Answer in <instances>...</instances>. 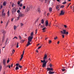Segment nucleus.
Segmentation results:
<instances>
[{"mask_svg": "<svg viewBox=\"0 0 74 74\" xmlns=\"http://www.w3.org/2000/svg\"><path fill=\"white\" fill-rule=\"evenodd\" d=\"M19 38L21 39L22 38H21V36H19Z\"/></svg>", "mask_w": 74, "mask_h": 74, "instance_id": "obj_46", "label": "nucleus"}, {"mask_svg": "<svg viewBox=\"0 0 74 74\" xmlns=\"http://www.w3.org/2000/svg\"><path fill=\"white\" fill-rule=\"evenodd\" d=\"M15 70H19V67H18V66H16V68H15Z\"/></svg>", "mask_w": 74, "mask_h": 74, "instance_id": "obj_18", "label": "nucleus"}, {"mask_svg": "<svg viewBox=\"0 0 74 74\" xmlns=\"http://www.w3.org/2000/svg\"><path fill=\"white\" fill-rule=\"evenodd\" d=\"M47 39H48V38H46L45 39V40H47Z\"/></svg>", "mask_w": 74, "mask_h": 74, "instance_id": "obj_52", "label": "nucleus"}, {"mask_svg": "<svg viewBox=\"0 0 74 74\" xmlns=\"http://www.w3.org/2000/svg\"><path fill=\"white\" fill-rule=\"evenodd\" d=\"M17 4L18 5H20V1H18L17 2Z\"/></svg>", "mask_w": 74, "mask_h": 74, "instance_id": "obj_33", "label": "nucleus"}, {"mask_svg": "<svg viewBox=\"0 0 74 74\" xmlns=\"http://www.w3.org/2000/svg\"><path fill=\"white\" fill-rule=\"evenodd\" d=\"M36 11L40 12V8H38L36 10Z\"/></svg>", "mask_w": 74, "mask_h": 74, "instance_id": "obj_14", "label": "nucleus"}, {"mask_svg": "<svg viewBox=\"0 0 74 74\" xmlns=\"http://www.w3.org/2000/svg\"><path fill=\"white\" fill-rule=\"evenodd\" d=\"M10 62V59L9 58L8 59V60L7 61V63H8Z\"/></svg>", "mask_w": 74, "mask_h": 74, "instance_id": "obj_31", "label": "nucleus"}, {"mask_svg": "<svg viewBox=\"0 0 74 74\" xmlns=\"http://www.w3.org/2000/svg\"><path fill=\"white\" fill-rule=\"evenodd\" d=\"M25 16V15L23 14H20L18 15V16L20 17H23V16Z\"/></svg>", "mask_w": 74, "mask_h": 74, "instance_id": "obj_11", "label": "nucleus"}, {"mask_svg": "<svg viewBox=\"0 0 74 74\" xmlns=\"http://www.w3.org/2000/svg\"><path fill=\"white\" fill-rule=\"evenodd\" d=\"M3 64L5 66V60H3Z\"/></svg>", "mask_w": 74, "mask_h": 74, "instance_id": "obj_13", "label": "nucleus"}, {"mask_svg": "<svg viewBox=\"0 0 74 74\" xmlns=\"http://www.w3.org/2000/svg\"><path fill=\"white\" fill-rule=\"evenodd\" d=\"M19 6H20V7H22V5H23V4H22V3H21L20 4V5H19Z\"/></svg>", "mask_w": 74, "mask_h": 74, "instance_id": "obj_38", "label": "nucleus"}, {"mask_svg": "<svg viewBox=\"0 0 74 74\" xmlns=\"http://www.w3.org/2000/svg\"><path fill=\"white\" fill-rule=\"evenodd\" d=\"M49 74H54V72H52L51 71H50L49 72Z\"/></svg>", "mask_w": 74, "mask_h": 74, "instance_id": "obj_15", "label": "nucleus"}, {"mask_svg": "<svg viewBox=\"0 0 74 74\" xmlns=\"http://www.w3.org/2000/svg\"><path fill=\"white\" fill-rule=\"evenodd\" d=\"M49 11L50 12H52V8H49Z\"/></svg>", "mask_w": 74, "mask_h": 74, "instance_id": "obj_23", "label": "nucleus"}, {"mask_svg": "<svg viewBox=\"0 0 74 74\" xmlns=\"http://www.w3.org/2000/svg\"><path fill=\"white\" fill-rule=\"evenodd\" d=\"M18 44H19V43L18 42L16 46V48H18V47H19V45H18Z\"/></svg>", "mask_w": 74, "mask_h": 74, "instance_id": "obj_24", "label": "nucleus"}, {"mask_svg": "<svg viewBox=\"0 0 74 74\" xmlns=\"http://www.w3.org/2000/svg\"><path fill=\"white\" fill-rule=\"evenodd\" d=\"M19 64L18 63H17L16 64V66H19Z\"/></svg>", "mask_w": 74, "mask_h": 74, "instance_id": "obj_41", "label": "nucleus"}, {"mask_svg": "<svg viewBox=\"0 0 74 74\" xmlns=\"http://www.w3.org/2000/svg\"><path fill=\"white\" fill-rule=\"evenodd\" d=\"M17 12L18 13H19L20 12V10H18L17 11Z\"/></svg>", "mask_w": 74, "mask_h": 74, "instance_id": "obj_44", "label": "nucleus"}, {"mask_svg": "<svg viewBox=\"0 0 74 74\" xmlns=\"http://www.w3.org/2000/svg\"><path fill=\"white\" fill-rule=\"evenodd\" d=\"M45 25L46 26H48V21H46L45 22Z\"/></svg>", "mask_w": 74, "mask_h": 74, "instance_id": "obj_9", "label": "nucleus"}, {"mask_svg": "<svg viewBox=\"0 0 74 74\" xmlns=\"http://www.w3.org/2000/svg\"><path fill=\"white\" fill-rule=\"evenodd\" d=\"M15 52V50H14V49H13L12 50V52L13 54L14 53V52Z\"/></svg>", "mask_w": 74, "mask_h": 74, "instance_id": "obj_25", "label": "nucleus"}, {"mask_svg": "<svg viewBox=\"0 0 74 74\" xmlns=\"http://www.w3.org/2000/svg\"><path fill=\"white\" fill-rule=\"evenodd\" d=\"M49 60H50V62H51V59L49 58Z\"/></svg>", "mask_w": 74, "mask_h": 74, "instance_id": "obj_51", "label": "nucleus"}, {"mask_svg": "<svg viewBox=\"0 0 74 74\" xmlns=\"http://www.w3.org/2000/svg\"><path fill=\"white\" fill-rule=\"evenodd\" d=\"M3 8V5H1V8Z\"/></svg>", "mask_w": 74, "mask_h": 74, "instance_id": "obj_55", "label": "nucleus"}, {"mask_svg": "<svg viewBox=\"0 0 74 74\" xmlns=\"http://www.w3.org/2000/svg\"><path fill=\"white\" fill-rule=\"evenodd\" d=\"M61 33L63 34H68L69 32H66V30L64 29L61 31Z\"/></svg>", "mask_w": 74, "mask_h": 74, "instance_id": "obj_3", "label": "nucleus"}, {"mask_svg": "<svg viewBox=\"0 0 74 74\" xmlns=\"http://www.w3.org/2000/svg\"><path fill=\"white\" fill-rule=\"evenodd\" d=\"M19 10H21V8H19Z\"/></svg>", "mask_w": 74, "mask_h": 74, "instance_id": "obj_62", "label": "nucleus"}, {"mask_svg": "<svg viewBox=\"0 0 74 74\" xmlns=\"http://www.w3.org/2000/svg\"><path fill=\"white\" fill-rule=\"evenodd\" d=\"M66 3V1H65L64 2H63L62 4H65Z\"/></svg>", "mask_w": 74, "mask_h": 74, "instance_id": "obj_32", "label": "nucleus"}, {"mask_svg": "<svg viewBox=\"0 0 74 74\" xmlns=\"http://www.w3.org/2000/svg\"><path fill=\"white\" fill-rule=\"evenodd\" d=\"M25 53V51H23V52L22 55H21V58L20 59V60L21 61L22 59V58H23V55H24V53Z\"/></svg>", "mask_w": 74, "mask_h": 74, "instance_id": "obj_6", "label": "nucleus"}, {"mask_svg": "<svg viewBox=\"0 0 74 74\" xmlns=\"http://www.w3.org/2000/svg\"><path fill=\"white\" fill-rule=\"evenodd\" d=\"M52 42V41L51 40H49L48 43L49 44H50Z\"/></svg>", "mask_w": 74, "mask_h": 74, "instance_id": "obj_19", "label": "nucleus"}, {"mask_svg": "<svg viewBox=\"0 0 74 74\" xmlns=\"http://www.w3.org/2000/svg\"><path fill=\"white\" fill-rule=\"evenodd\" d=\"M64 26L65 27V28H67V25H64Z\"/></svg>", "mask_w": 74, "mask_h": 74, "instance_id": "obj_37", "label": "nucleus"}, {"mask_svg": "<svg viewBox=\"0 0 74 74\" xmlns=\"http://www.w3.org/2000/svg\"><path fill=\"white\" fill-rule=\"evenodd\" d=\"M14 3H12V7H14Z\"/></svg>", "mask_w": 74, "mask_h": 74, "instance_id": "obj_42", "label": "nucleus"}, {"mask_svg": "<svg viewBox=\"0 0 74 74\" xmlns=\"http://www.w3.org/2000/svg\"><path fill=\"white\" fill-rule=\"evenodd\" d=\"M18 66L19 67H20V68H22V66H21L20 65H18Z\"/></svg>", "mask_w": 74, "mask_h": 74, "instance_id": "obj_36", "label": "nucleus"}, {"mask_svg": "<svg viewBox=\"0 0 74 74\" xmlns=\"http://www.w3.org/2000/svg\"><path fill=\"white\" fill-rule=\"evenodd\" d=\"M7 40H6V43L7 44Z\"/></svg>", "mask_w": 74, "mask_h": 74, "instance_id": "obj_64", "label": "nucleus"}, {"mask_svg": "<svg viewBox=\"0 0 74 74\" xmlns=\"http://www.w3.org/2000/svg\"><path fill=\"white\" fill-rule=\"evenodd\" d=\"M14 38H16V39H18V38H17V37L15 36L14 37Z\"/></svg>", "mask_w": 74, "mask_h": 74, "instance_id": "obj_47", "label": "nucleus"}, {"mask_svg": "<svg viewBox=\"0 0 74 74\" xmlns=\"http://www.w3.org/2000/svg\"><path fill=\"white\" fill-rule=\"evenodd\" d=\"M57 1H58V2H60V0H57Z\"/></svg>", "mask_w": 74, "mask_h": 74, "instance_id": "obj_57", "label": "nucleus"}, {"mask_svg": "<svg viewBox=\"0 0 74 74\" xmlns=\"http://www.w3.org/2000/svg\"><path fill=\"white\" fill-rule=\"evenodd\" d=\"M62 38H64V35H62Z\"/></svg>", "mask_w": 74, "mask_h": 74, "instance_id": "obj_45", "label": "nucleus"}, {"mask_svg": "<svg viewBox=\"0 0 74 74\" xmlns=\"http://www.w3.org/2000/svg\"><path fill=\"white\" fill-rule=\"evenodd\" d=\"M6 67H9V69H10V67H11V65H8L7 66H6Z\"/></svg>", "mask_w": 74, "mask_h": 74, "instance_id": "obj_22", "label": "nucleus"}, {"mask_svg": "<svg viewBox=\"0 0 74 74\" xmlns=\"http://www.w3.org/2000/svg\"><path fill=\"white\" fill-rule=\"evenodd\" d=\"M41 46H40V47H39L38 48V49H40V48H41Z\"/></svg>", "mask_w": 74, "mask_h": 74, "instance_id": "obj_53", "label": "nucleus"}, {"mask_svg": "<svg viewBox=\"0 0 74 74\" xmlns=\"http://www.w3.org/2000/svg\"><path fill=\"white\" fill-rule=\"evenodd\" d=\"M49 66L50 67H52L53 66V65H52V64H50Z\"/></svg>", "mask_w": 74, "mask_h": 74, "instance_id": "obj_20", "label": "nucleus"}, {"mask_svg": "<svg viewBox=\"0 0 74 74\" xmlns=\"http://www.w3.org/2000/svg\"><path fill=\"white\" fill-rule=\"evenodd\" d=\"M40 45V44H38V45H37V46H38V45Z\"/></svg>", "mask_w": 74, "mask_h": 74, "instance_id": "obj_63", "label": "nucleus"}, {"mask_svg": "<svg viewBox=\"0 0 74 74\" xmlns=\"http://www.w3.org/2000/svg\"><path fill=\"white\" fill-rule=\"evenodd\" d=\"M13 66V64H12L11 65V67H12Z\"/></svg>", "mask_w": 74, "mask_h": 74, "instance_id": "obj_50", "label": "nucleus"}, {"mask_svg": "<svg viewBox=\"0 0 74 74\" xmlns=\"http://www.w3.org/2000/svg\"><path fill=\"white\" fill-rule=\"evenodd\" d=\"M4 11L5 10L4 9H2V14H3V13H4Z\"/></svg>", "mask_w": 74, "mask_h": 74, "instance_id": "obj_30", "label": "nucleus"}, {"mask_svg": "<svg viewBox=\"0 0 74 74\" xmlns=\"http://www.w3.org/2000/svg\"><path fill=\"white\" fill-rule=\"evenodd\" d=\"M54 39L55 40H57V39H58V37L56 36V37L54 38Z\"/></svg>", "mask_w": 74, "mask_h": 74, "instance_id": "obj_21", "label": "nucleus"}, {"mask_svg": "<svg viewBox=\"0 0 74 74\" xmlns=\"http://www.w3.org/2000/svg\"><path fill=\"white\" fill-rule=\"evenodd\" d=\"M2 68V66H1V65H0V71H1V70Z\"/></svg>", "mask_w": 74, "mask_h": 74, "instance_id": "obj_34", "label": "nucleus"}, {"mask_svg": "<svg viewBox=\"0 0 74 74\" xmlns=\"http://www.w3.org/2000/svg\"><path fill=\"white\" fill-rule=\"evenodd\" d=\"M36 32H37V29H36V30H35Z\"/></svg>", "mask_w": 74, "mask_h": 74, "instance_id": "obj_58", "label": "nucleus"}, {"mask_svg": "<svg viewBox=\"0 0 74 74\" xmlns=\"http://www.w3.org/2000/svg\"><path fill=\"white\" fill-rule=\"evenodd\" d=\"M20 17L19 16H18V17H16L15 18V21H18V20H19V19Z\"/></svg>", "mask_w": 74, "mask_h": 74, "instance_id": "obj_10", "label": "nucleus"}, {"mask_svg": "<svg viewBox=\"0 0 74 74\" xmlns=\"http://www.w3.org/2000/svg\"><path fill=\"white\" fill-rule=\"evenodd\" d=\"M4 36L3 37L2 40V42H4Z\"/></svg>", "mask_w": 74, "mask_h": 74, "instance_id": "obj_26", "label": "nucleus"}, {"mask_svg": "<svg viewBox=\"0 0 74 74\" xmlns=\"http://www.w3.org/2000/svg\"><path fill=\"white\" fill-rule=\"evenodd\" d=\"M16 9H15V8H14L12 10V12L13 13H14V12H16Z\"/></svg>", "mask_w": 74, "mask_h": 74, "instance_id": "obj_7", "label": "nucleus"}, {"mask_svg": "<svg viewBox=\"0 0 74 74\" xmlns=\"http://www.w3.org/2000/svg\"><path fill=\"white\" fill-rule=\"evenodd\" d=\"M62 71H65V70H66V69H61Z\"/></svg>", "mask_w": 74, "mask_h": 74, "instance_id": "obj_35", "label": "nucleus"}, {"mask_svg": "<svg viewBox=\"0 0 74 74\" xmlns=\"http://www.w3.org/2000/svg\"><path fill=\"white\" fill-rule=\"evenodd\" d=\"M41 27L43 28L44 27V26H42V25H41Z\"/></svg>", "mask_w": 74, "mask_h": 74, "instance_id": "obj_54", "label": "nucleus"}, {"mask_svg": "<svg viewBox=\"0 0 74 74\" xmlns=\"http://www.w3.org/2000/svg\"><path fill=\"white\" fill-rule=\"evenodd\" d=\"M14 20V18H12L11 20V21L12 22H13V21Z\"/></svg>", "mask_w": 74, "mask_h": 74, "instance_id": "obj_49", "label": "nucleus"}, {"mask_svg": "<svg viewBox=\"0 0 74 74\" xmlns=\"http://www.w3.org/2000/svg\"><path fill=\"white\" fill-rule=\"evenodd\" d=\"M60 7V5H58L56 7V9H57V10L58 11H59L60 9H59V8Z\"/></svg>", "mask_w": 74, "mask_h": 74, "instance_id": "obj_8", "label": "nucleus"}, {"mask_svg": "<svg viewBox=\"0 0 74 74\" xmlns=\"http://www.w3.org/2000/svg\"><path fill=\"white\" fill-rule=\"evenodd\" d=\"M44 23V20L43 19H42L41 20V23H42V24H43Z\"/></svg>", "mask_w": 74, "mask_h": 74, "instance_id": "obj_17", "label": "nucleus"}, {"mask_svg": "<svg viewBox=\"0 0 74 74\" xmlns=\"http://www.w3.org/2000/svg\"><path fill=\"white\" fill-rule=\"evenodd\" d=\"M70 4H71V3H70L69 5H68V7H69V5H70Z\"/></svg>", "mask_w": 74, "mask_h": 74, "instance_id": "obj_61", "label": "nucleus"}, {"mask_svg": "<svg viewBox=\"0 0 74 74\" xmlns=\"http://www.w3.org/2000/svg\"><path fill=\"white\" fill-rule=\"evenodd\" d=\"M33 33L32 32L31 34V36H29L28 38V41L27 42L26 47H28L31 44H30V42L32 41V40L33 39Z\"/></svg>", "mask_w": 74, "mask_h": 74, "instance_id": "obj_2", "label": "nucleus"}, {"mask_svg": "<svg viewBox=\"0 0 74 74\" xmlns=\"http://www.w3.org/2000/svg\"><path fill=\"white\" fill-rule=\"evenodd\" d=\"M5 13H2V16H3L4 17L5 16Z\"/></svg>", "mask_w": 74, "mask_h": 74, "instance_id": "obj_27", "label": "nucleus"}, {"mask_svg": "<svg viewBox=\"0 0 74 74\" xmlns=\"http://www.w3.org/2000/svg\"><path fill=\"white\" fill-rule=\"evenodd\" d=\"M16 28H17V27L16 25H14V30H16Z\"/></svg>", "mask_w": 74, "mask_h": 74, "instance_id": "obj_16", "label": "nucleus"}, {"mask_svg": "<svg viewBox=\"0 0 74 74\" xmlns=\"http://www.w3.org/2000/svg\"><path fill=\"white\" fill-rule=\"evenodd\" d=\"M50 25H51V23H50L49 24V26H50Z\"/></svg>", "mask_w": 74, "mask_h": 74, "instance_id": "obj_59", "label": "nucleus"}, {"mask_svg": "<svg viewBox=\"0 0 74 74\" xmlns=\"http://www.w3.org/2000/svg\"><path fill=\"white\" fill-rule=\"evenodd\" d=\"M46 27H45L43 28L42 29V30H46Z\"/></svg>", "mask_w": 74, "mask_h": 74, "instance_id": "obj_39", "label": "nucleus"}, {"mask_svg": "<svg viewBox=\"0 0 74 74\" xmlns=\"http://www.w3.org/2000/svg\"><path fill=\"white\" fill-rule=\"evenodd\" d=\"M7 14L8 16H9L10 15V11H9V10L8 11V12H7Z\"/></svg>", "mask_w": 74, "mask_h": 74, "instance_id": "obj_28", "label": "nucleus"}, {"mask_svg": "<svg viewBox=\"0 0 74 74\" xmlns=\"http://www.w3.org/2000/svg\"><path fill=\"white\" fill-rule=\"evenodd\" d=\"M47 71H53V69L52 68H47Z\"/></svg>", "mask_w": 74, "mask_h": 74, "instance_id": "obj_4", "label": "nucleus"}, {"mask_svg": "<svg viewBox=\"0 0 74 74\" xmlns=\"http://www.w3.org/2000/svg\"><path fill=\"white\" fill-rule=\"evenodd\" d=\"M47 54H45L44 55V57H43V60H41V63H43L42 64V67H46V64H47V62H48V60H47L46 61H45L47 59Z\"/></svg>", "mask_w": 74, "mask_h": 74, "instance_id": "obj_1", "label": "nucleus"}, {"mask_svg": "<svg viewBox=\"0 0 74 74\" xmlns=\"http://www.w3.org/2000/svg\"><path fill=\"white\" fill-rule=\"evenodd\" d=\"M59 42H60L59 41H58L57 42L58 44H59Z\"/></svg>", "mask_w": 74, "mask_h": 74, "instance_id": "obj_48", "label": "nucleus"}, {"mask_svg": "<svg viewBox=\"0 0 74 74\" xmlns=\"http://www.w3.org/2000/svg\"><path fill=\"white\" fill-rule=\"evenodd\" d=\"M64 5H62L60 6V8H64Z\"/></svg>", "mask_w": 74, "mask_h": 74, "instance_id": "obj_40", "label": "nucleus"}, {"mask_svg": "<svg viewBox=\"0 0 74 74\" xmlns=\"http://www.w3.org/2000/svg\"><path fill=\"white\" fill-rule=\"evenodd\" d=\"M63 69H64V68H66V67H62Z\"/></svg>", "mask_w": 74, "mask_h": 74, "instance_id": "obj_60", "label": "nucleus"}, {"mask_svg": "<svg viewBox=\"0 0 74 74\" xmlns=\"http://www.w3.org/2000/svg\"><path fill=\"white\" fill-rule=\"evenodd\" d=\"M24 25V24L23 23H20V25L21 26H23V25Z\"/></svg>", "mask_w": 74, "mask_h": 74, "instance_id": "obj_29", "label": "nucleus"}, {"mask_svg": "<svg viewBox=\"0 0 74 74\" xmlns=\"http://www.w3.org/2000/svg\"><path fill=\"white\" fill-rule=\"evenodd\" d=\"M64 14V10H62L60 13V15H63Z\"/></svg>", "mask_w": 74, "mask_h": 74, "instance_id": "obj_5", "label": "nucleus"}, {"mask_svg": "<svg viewBox=\"0 0 74 74\" xmlns=\"http://www.w3.org/2000/svg\"><path fill=\"white\" fill-rule=\"evenodd\" d=\"M25 8H26V7H25V6H23V9H25Z\"/></svg>", "mask_w": 74, "mask_h": 74, "instance_id": "obj_43", "label": "nucleus"}, {"mask_svg": "<svg viewBox=\"0 0 74 74\" xmlns=\"http://www.w3.org/2000/svg\"><path fill=\"white\" fill-rule=\"evenodd\" d=\"M40 1H41L42 2L43 1H44V0H39Z\"/></svg>", "mask_w": 74, "mask_h": 74, "instance_id": "obj_56", "label": "nucleus"}, {"mask_svg": "<svg viewBox=\"0 0 74 74\" xmlns=\"http://www.w3.org/2000/svg\"><path fill=\"white\" fill-rule=\"evenodd\" d=\"M6 4H7V2H5V1H4L3 3V6H5V5H6Z\"/></svg>", "mask_w": 74, "mask_h": 74, "instance_id": "obj_12", "label": "nucleus"}]
</instances>
